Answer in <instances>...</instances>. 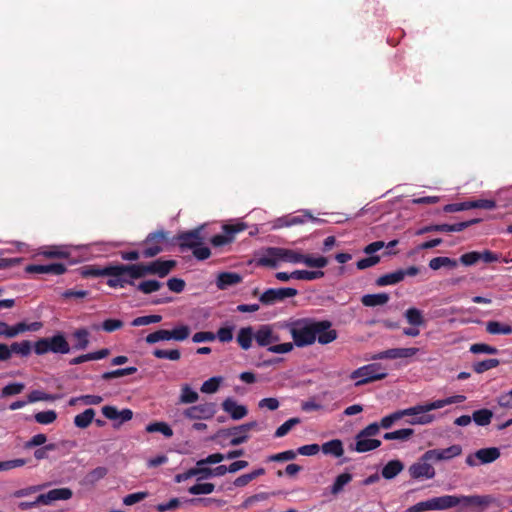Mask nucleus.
<instances>
[{
  "instance_id": "nucleus-64",
  "label": "nucleus",
  "mask_w": 512,
  "mask_h": 512,
  "mask_svg": "<svg viewBox=\"0 0 512 512\" xmlns=\"http://www.w3.org/2000/svg\"><path fill=\"white\" fill-rule=\"evenodd\" d=\"M497 403L502 408L512 409V389L506 393H502L497 398Z\"/></svg>"
},
{
  "instance_id": "nucleus-46",
  "label": "nucleus",
  "mask_w": 512,
  "mask_h": 512,
  "mask_svg": "<svg viewBox=\"0 0 512 512\" xmlns=\"http://www.w3.org/2000/svg\"><path fill=\"white\" fill-rule=\"evenodd\" d=\"M32 345L28 340L22 342H14L10 345L11 354L16 353L23 357L28 356L31 353Z\"/></svg>"
},
{
  "instance_id": "nucleus-16",
  "label": "nucleus",
  "mask_w": 512,
  "mask_h": 512,
  "mask_svg": "<svg viewBox=\"0 0 512 512\" xmlns=\"http://www.w3.org/2000/svg\"><path fill=\"white\" fill-rule=\"evenodd\" d=\"M103 415L109 420H120L119 423L114 424V427H119L122 423L127 422L133 418V412L130 409H123L119 411L115 406L106 405L102 407Z\"/></svg>"
},
{
  "instance_id": "nucleus-29",
  "label": "nucleus",
  "mask_w": 512,
  "mask_h": 512,
  "mask_svg": "<svg viewBox=\"0 0 512 512\" xmlns=\"http://www.w3.org/2000/svg\"><path fill=\"white\" fill-rule=\"evenodd\" d=\"M41 327L42 324L40 322H33L31 324L20 322L12 327L8 326V338H14L18 334L23 333L25 331H37Z\"/></svg>"
},
{
  "instance_id": "nucleus-43",
  "label": "nucleus",
  "mask_w": 512,
  "mask_h": 512,
  "mask_svg": "<svg viewBox=\"0 0 512 512\" xmlns=\"http://www.w3.org/2000/svg\"><path fill=\"white\" fill-rule=\"evenodd\" d=\"M414 434V430L411 428H404L393 432H387L383 438L385 440H401L406 441Z\"/></svg>"
},
{
  "instance_id": "nucleus-13",
  "label": "nucleus",
  "mask_w": 512,
  "mask_h": 512,
  "mask_svg": "<svg viewBox=\"0 0 512 512\" xmlns=\"http://www.w3.org/2000/svg\"><path fill=\"white\" fill-rule=\"evenodd\" d=\"M73 496V491L70 488H55L49 490L47 493L40 494L38 496V502H42V505H51L55 501L69 500Z\"/></svg>"
},
{
  "instance_id": "nucleus-37",
  "label": "nucleus",
  "mask_w": 512,
  "mask_h": 512,
  "mask_svg": "<svg viewBox=\"0 0 512 512\" xmlns=\"http://www.w3.org/2000/svg\"><path fill=\"white\" fill-rule=\"evenodd\" d=\"M108 474V469L104 466H99L88 472L84 478L86 484L94 485Z\"/></svg>"
},
{
  "instance_id": "nucleus-42",
  "label": "nucleus",
  "mask_w": 512,
  "mask_h": 512,
  "mask_svg": "<svg viewBox=\"0 0 512 512\" xmlns=\"http://www.w3.org/2000/svg\"><path fill=\"white\" fill-rule=\"evenodd\" d=\"M405 318L410 325L422 326L425 321L422 312L417 308H409L405 312Z\"/></svg>"
},
{
  "instance_id": "nucleus-31",
  "label": "nucleus",
  "mask_w": 512,
  "mask_h": 512,
  "mask_svg": "<svg viewBox=\"0 0 512 512\" xmlns=\"http://www.w3.org/2000/svg\"><path fill=\"white\" fill-rule=\"evenodd\" d=\"M458 223L456 224H438L429 225L419 229L416 234L422 235L429 232H459Z\"/></svg>"
},
{
  "instance_id": "nucleus-26",
  "label": "nucleus",
  "mask_w": 512,
  "mask_h": 512,
  "mask_svg": "<svg viewBox=\"0 0 512 512\" xmlns=\"http://www.w3.org/2000/svg\"><path fill=\"white\" fill-rule=\"evenodd\" d=\"M271 252L274 254V256H279L281 260L291 263H303L305 256L302 253L285 248H280V250H272Z\"/></svg>"
},
{
  "instance_id": "nucleus-45",
  "label": "nucleus",
  "mask_w": 512,
  "mask_h": 512,
  "mask_svg": "<svg viewBox=\"0 0 512 512\" xmlns=\"http://www.w3.org/2000/svg\"><path fill=\"white\" fill-rule=\"evenodd\" d=\"M352 480V475L350 473H342L336 477L335 482L331 487V493L333 495L339 494L345 485H347Z\"/></svg>"
},
{
  "instance_id": "nucleus-4",
  "label": "nucleus",
  "mask_w": 512,
  "mask_h": 512,
  "mask_svg": "<svg viewBox=\"0 0 512 512\" xmlns=\"http://www.w3.org/2000/svg\"><path fill=\"white\" fill-rule=\"evenodd\" d=\"M176 266L174 260H155L150 263L131 264L130 270L136 278H143L147 275H157L161 278L167 276Z\"/></svg>"
},
{
  "instance_id": "nucleus-22",
  "label": "nucleus",
  "mask_w": 512,
  "mask_h": 512,
  "mask_svg": "<svg viewBox=\"0 0 512 512\" xmlns=\"http://www.w3.org/2000/svg\"><path fill=\"white\" fill-rule=\"evenodd\" d=\"M216 437H223V438L232 437L229 444L231 446H238V445H241L248 441L249 434L247 432H234V431L232 432V427H231V428H226V429H220L217 432Z\"/></svg>"
},
{
  "instance_id": "nucleus-34",
  "label": "nucleus",
  "mask_w": 512,
  "mask_h": 512,
  "mask_svg": "<svg viewBox=\"0 0 512 512\" xmlns=\"http://www.w3.org/2000/svg\"><path fill=\"white\" fill-rule=\"evenodd\" d=\"M94 416L95 410L88 408L84 412L75 416L74 424L78 428L85 429L92 423Z\"/></svg>"
},
{
  "instance_id": "nucleus-12",
  "label": "nucleus",
  "mask_w": 512,
  "mask_h": 512,
  "mask_svg": "<svg viewBox=\"0 0 512 512\" xmlns=\"http://www.w3.org/2000/svg\"><path fill=\"white\" fill-rule=\"evenodd\" d=\"M254 339L261 346H272L271 344L280 341V337L274 332L270 325H261L257 331H254Z\"/></svg>"
},
{
  "instance_id": "nucleus-60",
  "label": "nucleus",
  "mask_w": 512,
  "mask_h": 512,
  "mask_svg": "<svg viewBox=\"0 0 512 512\" xmlns=\"http://www.w3.org/2000/svg\"><path fill=\"white\" fill-rule=\"evenodd\" d=\"M161 320H162L161 315H147V316H140V317L135 318L131 324H132V326H144V325H149L152 323H158Z\"/></svg>"
},
{
  "instance_id": "nucleus-6",
  "label": "nucleus",
  "mask_w": 512,
  "mask_h": 512,
  "mask_svg": "<svg viewBox=\"0 0 512 512\" xmlns=\"http://www.w3.org/2000/svg\"><path fill=\"white\" fill-rule=\"evenodd\" d=\"M130 267L131 264L109 265V270L113 271L114 274H108L110 278L107 281V285L112 288L134 285L133 280L137 278L132 275Z\"/></svg>"
},
{
  "instance_id": "nucleus-2",
  "label": "nucleus",
  "mask_w": 512,
  "mask_h": 512,
  "mask_svg": "<svg viewBox=\"0 0 512 512\" xmlns=\"http://www.w3.org/2000/svg\"><path fill=\"white\" fill-rule=\"evenodd\" d=\"M431 500L433 510H447L460 505L462 508H472L476 512H485L492 507H499L498 500L492 495H444Z\"/></svg>"
},
{
  "instance_id": "nucleus-20",
  "label": "nucleus",
  "mask_w": 512,
  "mask_h": 512,
  "mask_svg": "<svg viewBox=\"0 0 512 512\" xmlns=\"http://www.w3.org/2000/svg\"><path fill=\"white\" fill-rule=\"evenodd\" d=\"M224 230L228 235L217 234L211 238V244L215 247L224 246L233 240L236 232L243 230V227L235 225H225Z\"/></svg>"
},
{
  "instance_id": "nucleus-33",
  "label": "nucleus",
  "mask_w": 512,
  "mask_h": 512,
  "mask_svg": "<svg viewBox=\"0 0 512 512\" xmlns=\"http://www.w3.org/2000/svg\"><path fill=\"white\" fill-rule=\"evenodd\" d=\"M320 448L324 454L333 455L335 457H341L344 453L342 442L339 439L328 441L324 443Z\"/></svg>"
},
{
  "instance_id": "nucleus-61",
  "label": "nucleus",
  "mask_w": 512,
  "mask_h": 512,
  "mask_svg": "<svg viewBox=\"0 0 512 512\" xmlns=\"http://www.w3.org/2000/svg\"><path fill=\"white\" fill-rule=\"evenodd\" d=\"M57 398L58 396L47 394L39 390H34L28 395V402L33 403L37 401H53Z\"/></svg>"
},
{
  "instance_id": "nucleus-23",
  "label": "nucleus",
  "mask_w": 512,
  "mask_h": 512,
  "mask_svg": "<svg viewBox=\"0 0 512 512\" xmlns=\"http://www.w3.org/2000/svg\"><path fill=\"white\" fill-rule=\"evenodd\" d=\"M466 397L464 395H456L451 396L446 399L436 400L434 402H430L427 404L422 405L424 413L428 414L429 411L443 408L446 405L454 404V403H461L465 401Z\"/></svg>"
},
{
  "instance_id": "nucleus-53",
  "label": "nucleus",
  "mask_w": 512,
  "mask_h": 512,
  "mask_svg": "<svg viewBox=\"0 0 512 512\" xmlns=\"http://www.w3.org/2000/svg\"><path fill=\"white\" fill-rule=\"evenodd\" d=\"M500 364L498 359H486L477 362L473 365V369L476 373L481 374L487 370L497 367Z\"/></svg>"
},
{
  "instance_id": "nucleus-47",
  "label": "nucleus",
  "mask_w": 512,
  "mask_h": 512,
  "mask_svg": "<svg viewBox=\"0 0 512 512\" xmlns=\"http://www.w3.org/2000/svg\"><path fill=\"white\" fill-rule=\"evenodd\" d=\"M153 355L158 359H168L171 361H178L181 358V352L179 349H155L153 351Z\"/></svg>"
},
{
  "instance_id": "nucleus-55",
  "label": "nucleus",
  "mask_w": 512,
  "mask_h": 512,
  "mask_svg": "<svg viewBox=\"0 0 512 512\" xmlns=\"http://www.w3.org/2000/svg\"><path fill=\"white\" fill-rule=\"evenodd\" d=\"M303 263L312 268H324L328 264V259L323 256H319L317 258L312 257L311 255H305Z\"/></svg>"
},
{
  "instance_id": "nucleus-36",
  "label": "nucleus",
  "mask_w": 512,
  "mask_h": 512,
  "mask_svg": "<svg viewBox=\"0 0 512 512\" xmlns=\"http://www.w3.org/2000/svg\"><path fill=\"white\" fill-rule=\"evenodd\" d=\"M73 338L76 340L73 345L74 350H84L89 345V332L82 328L78 329L73 333Z\"/></svg>"
},
{
  "instance_id": "nucleus-9",
  "label": "nucleus",
  "mask_w": 512,
  "mask_h": 512,
  "mask_svg": "<svg viewBox=\"0 0 512 512\" xmlns=\"http://www.w3.org/2000/svg\"><path fill=\"white\" fill-rule=\"evenodd\" d=\"M298 294V291L294 288H270L264 291L259 300L263 305H273L276 302L283 301L286 298L294 297Z\"/></svg>"
},
{
  "instance_id": "nucleus-50",
  "label": "nucleus",
  "mask_w": 512,
  "mask_h": 512,
  "mask_svg": "<svg viewBox=\"0 0 512 512\" xmlns=\"http://www.w3.org/2000/svg\"><path fill=\"white\" fill-rule=\"evenodd\" d=\"M162 287V283L157 280H145L137 285V290L144 294H150L158 291Z\"/></svg>"
},
{
  "instance_id": "nucleus-14",
  "label": "nucleus",
  "mask_w": 512,
  "mask_h": 512,
  "mask_svg": "<svg viewBox=\"0 0 512 512\" xmlns=\"http://www.w3.org/2000/svg\"><path fill=\"white\" fill-rule=\"evenodd\" d=\"M201 228H196L187 232H182L175 238L178 240L181 250L193 249L202 244V237L200 236Z\"/></svg>"
},
{
  "instance_id": "nucleus-21",
  "label": "nucleus",
  "mask_w": 512,
  "mask_h": 512,
  "mask_svg": "<svg viewBox=\"0 0 512 512\" xmlns=\"http://www.w3.org/2000/svg\"><path fill=\"white\" fill-rule=\"evenodd\" d=\"M242 282V276L235 272H222L218 274L216 285L218 289L225 290Z\"/></svg>"
},
{
  "instance_id": "nucleus-39",
  "label": "nucleus",
  "mask_w": 512,
  "mask_h": 512,
  "mask_svg": "<svg viewBox=\"0 0 512 512\" xmlns=\"http://www.w3.org/2000/svg\"><path fill=\"white\" fill-rule=\"evenodd\" d=\"M457 265L458 262L456 260L444 256L435 257L429 262V267L432 270H438L442 267L455 268Z\"/></svg>"
},
{
  "instance_id": "nucleus-32",
  "label": "nucleus",
  "mask_w": 512,
  "mask_h": 512,
  "mask_svg": "<svg viewBox=\"0 0 512 512\" xmlns=\"http://www.w3.org/2000/svg\"><path fill=\"white\" fill-rule=\"evenodd\" d=\"M486 331L492 335H511L512 334V326L509 324H503L498 321H488L486 323Z\"/></svg>"
},
{
  "instance_id": "nucleus-40",
  "label": "nucleus",
  "mask_w": 512,
  "mask_h": 512,
  "mask_svg": "<svg viewBox=\"0 0 512 512\" xmlns=\"http://www.w3.org/2000/svg\"><path fill=\"white\" fill-rule=\"evenodd\" d=\"M493 412L489 409H480L473 412L472 419L479 426L490 424Z\"/></svg>"
},
{
  "instance_id": "nucleus-3",
  "label": "nucleus",
  "mask_w": 512,
  "mask_h": 512,
  "mask_svg": "<svg viewBox=\"0 0 512 512\" xmlns=\"http://www.w3.org/2000/svg\"><path fill=\"white\" fill-rule=\"evenodd\" d=\"M404 416H412L406 422L410 425H425L434 420L431 414H425L422 405H417L404 410H398L381 419L380 425L384 429H389L396 421L402 419Z\"/></svg>"
},
{
  "instance_id": "nucleus-11",
  "label": "nucleus",
  "mask_w": 512,
  "mask_h": 512,
  "mask_svg": "<svg viewBox=\"0 0 512 512\" xmlns=\"http://www.w3.org/2000/svg\"><path fill=\"white\" fill-rule=\"evenodd\" d=\"M462 454V447L459 444L451 445L443 449H430L427 450V457L425 459H432L433 462L449 461Z\"/></svg>"
},
{
  "instance_id": "nucleus-10",
  "label": "nucleus",
  "mask_w": 512,
  "mask_h": 512,
  "mask_svg": "<svg viewBox=\"0 0 512 512\" xmlns=\"http://www.w3.org/2000/svg\"><path fill=\"white\" fill-rule=\"evenodd\" d=\"M216 413V404L212 402L191 406L184 410L183 415L191 420L210 419Z\"/></svg>"
},
{
  "instance_id": "nucleus-25",
  "label": "nucleus",
  "mask_w": 512,
  "mask_h": 512,
  "mask_svg": "<svg viewBox=\"0 0 512 512\" xmlns=\"http://www.w3.org/2000/svg\"><path fill=\"white\" fill-rule=\"evenodd\" d=\"M50 351L53 353L66 354L70 351V346L62 334L54 335L48 338Z\"/></svg>"
},
{
  "instance_id": "nucleus-18",
  "label": "nucleus",
  "mask_w": 512,
  "mask_h": 512,
  "mask_svg": "<svg viewBox=\"0 0 512 512\" xmlns=\"http://www.w3.org/2000/svg\"><path fill=\"white\" fill-rule=\"evenodd\" d=\"M25 270L27 273L61 275L66 272L67 268L62 263H53L48 265H28Z\"/></svg>"
},
{
  "instance_id": "nucleus-52",
  "label": "nucleus",
  "mask_w": 512,
  "mask_h": 512,
  "mask_svg": "<svg viewBox=\"0 0 512 512\" xmlns=\"http://www.w3.org/2000/svg\"><path fill=\"white\" fill-rule=\"evenodd\" d=\"M221 381H222L221 377H212V378L206 380L202 384L200 391L202 393H207V394L215 393L219 389Z\"/></svg>"
},
{
  "instance_id": "nucleus-57",
  "label": "nucleus",
  "mask_w": 512,
  "mask_h": 512,
  "mask_svg": "<svg viewBox=\"0 0 512 512\" xmlns=\"http://www.w3.org/2000/svg\"><path fill=\"white\" fill-rule=\"evenodd\" d=\"M164 340H170L169 330L160 329L153 333H150L145 338V341L148 344H154L156 342L164 341Z\"/></svg>"
},
{
  "instance_id": "nucleus-19",
  "label": "nucleus",
  "mask_w": 512,
  "mask_h": 512,
  "mask_svg": "<svg viewBox=\"0 0 512 512\" xmlns=\"http://www.w3.org/2000/svg\"><path fill=\"white\" fill-rule=\"evenodd\" d=\"M381 441L378 439H368V437H360V434H357L355 437L354 446L351 445L350 448L359 453L368 452L380 447Z\"/></svg>"
},
{
  "instance_id": "nucleus-54",
  "label": "nucleus",
  "mask_w": 512,
  "mask_h": 512,
  "mask_svg": "<svg viewBox=\"0 0 512 512\" xmlns=\"http://www.w3.org/2000/svg\"><path fill=\"white\" fill-rule=\"evenodd\" d=\"M215 486L212 483H197L188 489L192 495L210 494L214 491Z\"/></svg>"
},
{
  "instance_id": "nucleus-63",
  "label": "nucleus",
  "mask_w": 512,
  "mask_h": 512,
  "mask_svg": "<svg viewBox=\"0 0 512 512\" xmlns=\"http://www.w3.org/2000/svg\"><path fill=\"white\" fill-rule=\"evenodd\" d=\"M430 510H433L431 499L416 503L415 505L409 507L406 512H425Z\"/></svg>"
},
{
  "instance_id": "nucleus-8",
  "label": "nucleus",
  "mask_w": 512,
  "mask_h": 512,
  "mask_svg": "<svg viewBox=\"0 0 512 512\" xmlns=\"http://www.w3.org/2000/svg\"><path fill=\"white\" fill-rule=\"evenodd\" d=\"M500 450L497 447L482 448L466 457V464L476 467L480 464H490L500 457Z\"/></svg>"
},
{
  "instance_id": "nucleus-17",
  "label": "nucleus",
  "mask_w": 512,
  "mask_h": 512,
  "mask_svg": "<svg viewBox=\"0 0 512 512\" xmlns=\"http://www.w3.org/2000/svg\"><path fill=\"white\" fill-rule=\"evenodd\" d=\"M222 409L230 414L233 420H240L248 414L246 406L238 404L233 398L228 397L222 403Z\"/></svg>"
},
{
  "instance_id": "nucleus-56",
  "label": "nucleus",
  "mask_w": 512,
  "mask_h": 512,
  "mask_svg": "<svg viewBox=\"0 0 512 512\" xmlns=\"http://www.w3.org/2000/svg\"><path fill=\"white\" fill-rule=\"evenodd\" d=\"M34 418L39 424H51L56 420L57 414L54 410L42 411L36 413Z\"/></svg>"
},
{
  "instance_id": "nucleus-24",
  "label": "nucleus",
  "mask_w": 512,
  "mask_h": 512,
  "mask_svg": "<svg viewBox=\"0 0 512 512\" xmlns=\"http://www.w3.org/2000/svg\"><path fill=\"white\" fill-rule=\"evenodd\" d=\"M253 339L254 329L251 326L241 328L236 337L237 343L243 350L251 348Z\"/></svg>"
},
{
  "instance_id": "nucleus-27",
  "label": "nucleus",
  "mask_w": 512,
  "mask_h": 512,
  "mask_svg": "<svg viewBox=\"0 0 512 512\" xmlns=\"http://www.w3.org/2000/svg\"><path fill=\"white\" fill-rule=\"evenodd\" d=\"M390 297L387 293L366 294L362 296L361 302L364 306L375 307L385 305Z\"/></svg>"
},
{
  "instance_id": "nucleus-5",
  "label": "nucleus",
  "mask_w": 512,
  "mask_h": 512,
  "mask_svg": "<svg viewBox=\"0 0 512 512\" xmlns=\"http://www.w3.org/2000/svg\"><path fill=\"white\" fill-rule=\"evenodd\" d=\"M386 377H387V372H385L382 369L381 364H378V363L364 365V366L354 370L350 374L351 379L359 378V380L355 383V386H357V387L362 386L367 383H370V382H373V381L382 380Z\"/></svg>"
},
{
  "instance_id": "nucleus-49",
  "label": "nucleus",
  "mask_w": 512,
  "mask_h": 512,
  "mask_svg": "<svg viewBox=\"0 0 512 512\" xmlns=\"http://www.w3.org/2000/svg\"><path fill=\"white\" fill-rule=\"evenodd\" d=\"M190 328L187 325H181L173 330H169L170 340L175 341H184L186 340L190 335Z\"/></svg>"
},
{
  "instance_id": "nucleus-62",
  "label": "nucleus",
  "mask_w": 512,
  "mask_h": 512,
  "mask_svg": "<svg viewBox=\"0 0 512 512\" xmlns=\"http://www.w3.org/2000/svg\"><path fill=\"white\" fill-rule=\"evenodd\" d=\"M24 388H25V385L23 383H10L2 389L1 396L7 397V396L19 394L24 390Z\"/></svg>"
},
{
  "instance_id": "nucleus-1",
  "label": "nucleus",
  "mask_w": 512,
  "mask_h": 512,
  "mask_svg": "<svg viewBox=\"0 0 512 512\" xmlns=\"http://www.w3.org/2000/svg\"><path fill=\"white\" fill-rule=\"evenodd\" d=\"M331 326L332 323L328 320L315 321L308 318L286 325L297 347L312 345L316 340L322 345L333 342L337 338V331L331 329Z\"/></svg>"
},
{
  "instance_id": "nucleus-38",
  "label": "nucleus",
  "mask_w": 512,
  "mask_h": 512,
  "mask_svg": "<svg viewBox=\"0 0 512 512\" xmlns=\"http://www.w3.org/2000/svg\"><path fill=\"white\" fill-rule=\"evenodd\" d=\"M199 395L189 385H183L179 396L180 404H192L197 402Z\"/></svg>"
},
{
  "instance_id": "nucleus-51",
  "label": "nucleus",
  "mask_w": 512,
  "mask_h": 512,
  "mask_svg": "<svg viewBox=\"0 0 512 512\" xmlns=\"http://www.w3.org/2000/svg\"><path fill=\"white\" fill-rule=\"evenodd\" d=\"M48 485H49L48 483H44V484H40V485H33V486L26 487V488H22V489L14 491L12 493V496L15 498H22V497L28 496L30 494L39 492V491L45 489Z\"/></svg>"
},
{
  "instance_id": "nucleus-44",
  "label": "nucleus",
  "mask_w": 512,
  "mask_h": 512,
  "mask_svg": "<svg viewBox=\"0 0 512 512\" xmlns=\"http://www.w3.org/2000/svg\"><path fill=\"white\" fill-rule=\"evenodd\" d=\"M293 279L297 280H315L322 278L324 276V272L321 270L317 271H308V270H296L292 272Z\"/></svg>"
},
{
  "instance_id": "nucleus-30",
  "label": "nucleus",
  "mask_w": 512,
  "mask_h": 512,
  "mask_svg": "<svg viewBox=\"0 0 512 512\" xmlns=\"http://www.w3.org/2000/svg\"><path fill=\"white\" fill-rule=\"evenodd\" d=\"M272 250H280L278 247H269L265 250L262 257L257 260V264L260 266L276 268L278 261L281 260L279 256H274Z\"/></svg>"
},
{
  "instance_id": "nucleus-15",
  "label": "nucleus",
  "mask_w": 512,
  "mask_h": 512,
  "mask_svg": "<svg viewBox=\"0 0 512 512\" xmlns=\"http://www.w3.org/2000/svg\"><path fill=\"white\" fill-rule=\"evenodd\" d=\"M419 351L418 348H393L382 352H379L372 356V360L380 359H397V358H409L414 356Z\"/></svg>"
},
{
  "instance_id": "nucleus-41",
  "label": "nucleus",
  "mask_w": 512,
  "mask_h": 512,
  "mask_svg": "<svg viewBox=\"0 0 512 512\" xmlns=\"http://www.w3.org/2000/svg\"><path fill=\"white\" fill-rule=\"evenodd\" d=\"M146 431L148 433L160 432L167 438H170L173 436V430L165 422L150 423L149 425L146 426Z\"/></svg>"
},
{
  "instance_id": "nucleus-59",
  "label": "nucleus",
  "mask_w": 512,
  "mask_h": 512,
  "mask_svg": "<svg viewBox=\"0 0 512 512\" xmlns=\"http://www.w3.org/2000/svg\"><path fill=\"white\" fill-rule=\"evenodd\" d=\"M470 352H472L474 354L485 353V354L495 355L498 353V349L496 347L490 346L485 343H476V344L471 345Z\"/></svg>"
},
{
  "instance_id": "nucleus-35",
  "label": "nucleus",
  "mask_w": 512,
  "mask_h": 512,
  "mask_svg": "<svg viewBox=\"0 0 512 512\" xmlns=\"http://www.w3.org/2000/svg\"><path fill=\"white\" fill-rule=\"evenodd\" d=\"M401 281H403L402 269L380 276L376 280V284L378 286L382 287V286L397 284Z\"/></svg>"
},
{
  "instance_id": "nucleus-48",
  "label": "nucleus",
  "mask_w": 512,
  "mask_h": 512,
  "mask_svg": "<svg viewBox=\"0 0 512 512\" xmlns=\"http://www.w3.org/2000/svg\"><path fill=\"white\" fill-rule=\"evenodd\" d=\"M137 372L136 367H127V368H120L113 371L105 372L102 374V379L104 380H110L113 378H119L126 375H132Z\"/></svg>"
},
{
  "instance_id": "nucleus-28",
  "label": "nucleus",
  "mask_w": 512,
  "mask_h": 512,
  "mask_svg": "<svg viewBox=\"0 0 512 512\" xmlns=\"http://www.w3.org/2000/svg\"><path fill=\"white\" fill-rule=\"evenodd\" d=\"M404 469V464L400 460L389 461L381 471L382 477L391 480L395 478Z\"/></svg>"
},
{
  "instance_id": "nucleus-7",
  "label": "nucleus",
  "mask_w": 512,
  "mask_h": 512,
  "mask_svg": "<svg viewBox=\"0 0 512 512\" xmlns=\"http://www.w3.org/2000/svg\"><path fill=\"white\" fill-rule=\"evenodd\" d=\"M427 451L408 468V473L413 479H432L436 475L432 459H425Z\"/></svg>"
},
{
  "instance_id": "nucleus-58",
  "label": "nucleus",
  "mask_w": 512,
  "mask_h": 512,
  "mask_svg": "<svg viewBox=\"0 0 512 512\" xmlns=\"http://www.w3.org/2000/svg\"><path fill=\"white\" fill-rule=\"evenodd\" d=\"M299 423V418H290L277 428V430L275 431V437L280 438L285 436L295 425Z\"/></svg>"
}]
</instances>
